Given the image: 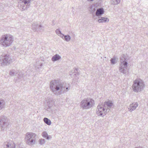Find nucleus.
Returning a JSON list of instances; mask_svg holds the SVG:
<instances>
[{"label":"nucleus","instance_id":"f257e3e1","mask_svg":"<svg viewBox=\"0 0 148 148\" xmlns=\"http://www.w3.org/2000/svg\"><path fill=\"white\" fill-rule=\"evenodd\" d=\"M50 88L54 94L57 95L66 92L69 89L66 87L65 84L57 80H53L50 82Z\"/></svg>","mask_w":148,"mask_h":148},{"label":"nucleus","instance_id":"f03ea898","mask_svg":"<svg viewBox=\"0 0 148 148\" xmlns=\"http://www.w3.org/2000/svg\"><path fill=\"white\" fill-rule=\"evenodd\" d=\"M114 105L111 101L105 102L104 104H99L96 110V114L98 116L103 117L107 113L110 111V109Z\"/></svg>","mask_w":148,"mask_h":148},{"label":"nucleus","instance_id":"7ed1b4c3","mask_svg":"<svg viewBox=\"0 0 148 148\" xmlns=\"http://www.w3.org/2000/svg\"><path fill=\"white\" fill-rule=\"evenodd\" d=\"M14 41L13 36L9 34L2 35L0 38V44L3 47H6L11 46Z\"/></svg>","mask_w":148,"mask_h":148},{"label":"nucleus","instance_id":"20e7f679","mask_svg":"<svg viewBox=\"0 0 148 148\" xmlns=\"http://www.w3.org/2000/svg\"><path fill=\"white\" fill-rule=\"evenodd\" d=\"M95 104L94 100L89 98L82 100L80 103V108L83 110H89Z\"/></svg>","mask_w":148,"mask_h":148},{"label":"nucleus","instance_id":"39448f33","mask_svg":"<svg viewBox=\"0 0 148 148\" xmlns=\"http://www.w3.org/2000/svg\"><path fill=\"white\" fill-rule=\"evenodd\" d=\"M144 87V83L141 79H136L134 82L133 89L134 92H140L143 90Z\"/></svg>","mask_w":148,"mask_h":148},{"label":"nucleus","instance_id":"423d86ee","mask_svg":"<svg viewBox=\"0 0 148 148\" xmlns=\"http://www.w3.org/2000/svg\"><path fill=\"white\" fill-rule=\"evenodd\" d=\"M36 134L32 132L27 133L25 135V139L27 144L30 145H34L36 142Z\"/></svg>","mask_w":148,"mask_h":148},{"label":"nucleus","instance_id":"0eeeda50","mask_svg":"<svg viewBox=\"0 0 148 148\" xmlns=\"http://www.w3.org/2000/svg\"><path fill=\"white\" fill-rule=\"evenodd\" d=\"M125 60V59L124 60L123 57L122 56V58H121L120 64L119 66V71L124 74H126L128 72L127 63Z\"/></svg>","mask_w":148,"mask_h":148},{"label":"nucleus","instance_id":"6e6552de","mask_svg":"<svg viewBox=\"0 0 148 148\" xmlns=\"http://www.w3.org/2000/svg\"><path fill=\"white\" fill-rule=\"evenodd\" d=\"M31 0H20L18 7L21 11L26 10L29 8L31 4Z\"/></svg>","mask_w":148,"mask_h":148},{"label":"nucleus","instance_id":"1a4fd4ad","mask_svg":"<svg viewBox=\"0 0 148 148\" xmlns=\"http://www.w3.org/2000/svg\"><path fill=\"white\" fill-rule=\"evenodd\" d=\"M12 62L10 56L7 54L2 55L0 58V63L2 65H5Z\"/></svg>","mask_w":148,"mask_h":148},{"label":"nucleus","instance_id":"9d476101","mask_svg":"<svg viewBox=\"0 0 148 148\" xmlns=\"http://www.w3.org/2000/svg\"><path fill=\"white\" fill-rule=\"evenodd\" d=\"M5 118L0 117V130H3L8 126Z\"/></svg>","mask_w":148,"mask_h":148},{"label":"nucleus","instance_id":"9b49d317","mask_svg":"<svg viewBox=\"0 0 148 148\" xmlns=\"http://www.w3.org/2000/svg\"><path fill=\"white\" fill-rule=\"evenodd\" d=\"M4 148H15V145L13 142L8 140L5 142L3 145Z\"/></svg>","mask_w":148,"mask_h":148},{"label":"nucleus","instance_id":"f8f14e48","mask_svg":"<svg viewBox=\"0 0 148 148\" xmlns=\"http://www.w3.org/2000/svg\"><path fill=\"white\" fill-rule=\"evenodd\" d=\"M138 104L137 102H134L130 104L128 108V111L130 112L135 110L138 107Z\"/></svg>","mask_w":148,"mask_h":148},{"label":"nucleus","instance_id":"ddd939ff","mask_svg":"<svg viewBox=\"0 0 148 148\" xmlns=\"http://www.w3.org/2000/svg\"><path fill=\"white\" fill-rule=\"evenodd\" d=\"M104 13V10L102 8H100L97 10L95 12V14L97 16H99L103 14Z\"/></svg>","mask_w":148,"mask_h":148},{"label":"nucleus","instance_id":"4468645a","mask_svg":"<svg viewBox=\"0 0 148 148\" xmlns=\"http://www.w3.org/2000/svg\"><path fill=\"white\" fill-rule=\"evenodd\" d=\"M6 106V102L5 100L2 99H0V110L4 108Z\"/></svg>","mask_w":148,"mask_h":148},{"label":"nucleus","instance_id":"2eb2a0df","mask_svg":"<svg viewBox=\"0 0 148 148\" xmlns=\"http://www.w3.org/2000/svg\"><path fill=\"white\" fill-rule=\"evenodd\" d=\"M61 58V57L58 54L54 55L52 58L51 60L53 62L59 60Z\"/></svg>","mask_w":148,"mask_h":148},{"label":"nucleus","instance_id":"dca6fc26","mask_svg":"<svg viewBox=\"0 0 148 148\" xmlns=\"http://www.w3.org/2000/svg\"><path fill=\"white\" fill-rule=\"evenodd\" d=\"M61 38L63 40L67 42L69 41L71 39V36L69 35H65L63 34Z\"/></svg>","mask_w":148,"mask_h":148},{"label":"nucleus","instance_id":"f3484780","mask_svg":"<svg viewBox=\"0 0 148 148\" xmlns=\"http://www.w3.org/2000/svg\"><path fill=\"white\" fill-rule=\"evenodd\" d=\"M42 136L47 140H49L51 138L50 136H49L46 132H44L42 134Z\"/></svg>","mask_w":148,"mask_h":148},{"label":"nucleus","instance_id":"a211bd4d","mask_svg":"<svg viewBox=\"0 0 148 148\" xmlns=\"http://www.w3.org/2000/svg\"><path fill=\"white\" fill-rule=\"evenodd\" d=\"M96 10V7L95 5H91L89 8V10L92 13L94 12Z\"/></svg>","mask_w":148,"mask_h":148},{"label":"nucleus","instance_id":"6ab92c4d","mask_svg":"<svg viewBox=\"0 0 148 148\" xmlns=\"http://www.w3.org/2000/svg\"><path fill=\"white\" fill-rule=\"evenodd\" d=\"M18 73V70L12 69L10 71L9 74L11 76H14L16 75Z\"/></svg>","mask_w":148,"mask_h":148},{"label":"nucleus","instance_id":"aec40b11","mask_svg":"<svg viewBox=\"0 0 148 148\" xmlns=\"http://www.w3.org/2000/svg\"><path fill=\"white\" fill-rule=\"evenodd\" d=\"M98 21L99 23L103 22H108L109 21V19L107 18L101 17V18L99 19Z\"/></svg>","mask_w":148,"mask_h":148},{"label":"nucleus","instance_id":"412c9836","mask_svg":"<svg viewBox=\"0 0 148 148\" xmlns=\"http://www.w3.org/2000/svg\"><path fill=\"white\" fill-rule=\"evenodd\" d=\"M32 29L33 30L36 31L38 27V24L36 22H34L32 24Z\"/></svg>","mask_w":148,"mask_h":148},{"label":"nucleus","instance_id":"4be33fe9","mask_svg":"<svg viewBox=\"0 0 148 148\" xmlns=\"http://www.w3.org/2000/svg\"><path fill=\"white\" fill-rule=\"evenodd\" d=\"M43 120L44 122L47 125H51V121L47 118H44Z\"/></svg>","mask_w":148,"mask_h":148},{"label":"nucleus","instance_id":"5701e85b","mask_svg":"<svg viewBox=\"0 0 148 148\" xmlns=\"http://www.w3.org/2000/svg\"><path fill=\"white\" fill-rule=\"evenodd\" d=\"M121 1V0H111V4L113 5H117Z\"/></svg>","mask_w":148,"mask_h":148},{"label":"nucleus","instance_id":"b1692460","mask_svg":"<svg viewBox=\"0 0 148 148\" xmlns=\"http://www.w3.org/2000/svg\"><path fill=\"white\" fill-rule=\"evenodd\" d=\"M56 32L58 35L60 37H62V36L63 35V34L61 33V32L60 31L59 29H57L56 30Z\"/></svg>","mask_w":148,"mask_h":148},{"label":"nucleus","instance_id":"393cba45","mask_svg":"<svg viewBox=\"0 0 148 148\" xmlns=\"http://www.w3.org/2000/svg\"><path fill=\"white\" fill-rule=\"evenodd\" d=\"M45 140L44 139L41 138L38 140V143L40 145H43L45 144Z\"/></svg>","mask_w":148,"mask_h":148},{"label":"nucleus","instance_id":"a878e982","mask_svg":"<svg viewBox=\"0 0 148 148\" xmlns=\"http://www.w3.org/2000/svg\"><path fill=\"white\" fill-rule=\"evenodd\" d=\"M111 63L112 64H116L117 62V60L116 59L115 57H114L110 60Z\"/></svg>","mask_w":148,"mask_h":148},{"label":"nucleus","instance_id":"bb28decb","mask_svg":"<svg viewBox=\"0 0 148 148\" xmlns=\"http://www.w3.org/2000/svg\"><path fill=\"white\" fill-rule=\"evenodd\" d=\"M76 69H73L70 72V75L72 77H73L75 76L76 74Z\"/></svg>","mask_w":148,"mask_h":148},{"label":"nucleus","instance_id":"cd10ccee","mask_svg":"<svg viewBox=\"0 0 148 148\" xmlns=\"http://www.w3.org/2000/svg\"><path fill=\"white\" fill-rule=\"evenodd\" d=\"M23 74L22 73H19L18 74V78L19 79H21V78L23 77Z\"/></svg>","mask_w":148,"mask_h":148},{"label":"nucleus","instance_id":"c85d7f7f","mask_svg":"<svg viewBox=\"0 0 148 148\" xmlns=\"http://www.w3.org/2000/svg\"><path fill=\"white\" fill-rule=\"evenodd\" d=\"M89 2H92L93 1H94L95 0H87Z\"/></svg>","mask_w":148,"mask_h":148},{"label":"nucleus","instance_id":"c756f323","mask_svg":"<svg viewBox=\"0 0 148 148\" xmlns=\"http://www.w3.org/2000/svg\"><path fill=\"white\" fill-rule=\"evenodd\" d=\"M38 27H42V26L41 25H38Z\"/></svg>","mask_w":148,"mask_h":148},{"label":"nucleus","instance_id":"7c9ffc66","mask_svg":"<svg viewBox=\"0 0 148 148\" xmlns=\"http://www.w3.org/2000/svg\"><path fill=\"white\" fill-rule=\"evenodd\" d=\"M135 148H143L142 147H136Z\"/></svg>","mask_w":148,"mask_h":148},{"label":"nucleus","instance_id":"2f4dec72","mask_svg":"<svg viewBox=\"0 0 148 148\" xmlns=\"http://www.w3.org/2000/svg\"><path fill=\"white\" fill-rule=\"evenodd\" d=\"M42 64H41L40 65V66L41 67L42 66Z\"/></svg>","mask_w":148,"mask_h":148},{"label":"nucleus","instance_id":"473e14b6","mask_svg":"<svg viewBox=\"0 0 148 148\" xmlns=\"http://www.w3.org/2000/svg\"><path fill=\"white\" fill-rule=\"evenodd\" d=\"M58 0L59 1H61L62 0Z\"/></svg>","mask_w":148,"mask_h":148},{"label":"nucleus","instance_id":"72a5a7b5","mask_svg":"<svg viewBox=\"0 0 148 148\" xmlns=\"http://www.w3.org/2000/svg\"><path fill=\"white\" fill-rule=\"evenodd\" d=\"M147 36H148V33L147 34Z\"/></svg>","mask_w":148,"mask_h":148}]
</instances>
